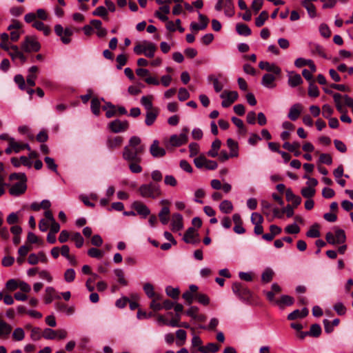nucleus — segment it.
Listing matches in <instances>:
<instances>
[{"label":"nucleus","instance_id":"f257e3e1","mask_svg":"<svg viewBox=\"0 0 353 353\" xmlns=\"http://www.w3.org/2000/svg\"><path fill=\"white\" fill-rule=\"evenodd\" d=\"M145 150V147L141 143V139L139 137L133 136L123 148V159L126 161L141 162Z\"/></svg>","mask_w":353,"mask_h":353},{"label":"nucleus","instance_id":"f03ea898","mask_svg":"<svg viewBox=\"0 0 353 353\" xmlns=\"http://www.w3.org/2000/svg\"><path fill=\"white\" fill-rule=\"evenodd\" d=\"M138 192L142 197L152 199H157L162 194L160 186L152 182L140 185Z\"/></svg>","mask_w":353,"mask_h":353},{"label":"nucleus","instance_id":"7ed1b4c3","mask_svg":"<svg viewBox=\"0 0 353 353\" xmlns=\"http://www.w3.org/2000/svg\"><path fill=\"white\" fill-rule=\"evenodd\" d=\"M74 28L67 27L65 29L60 24L54 26V32L56 34L60 37L61 41L64 44H68L71 42V37L74 34Z\"/></svg>","mask_w":353,"mask_h":353},{"label":"nucleus","instance_id":"20e7f679","mask_svg":"<svg viewBox=\"0 0 353 353\" xmlns=\"http://www.w3.org/2000/svg\"><path fill=\"white\" fill-rule=\"evenodd\" d=\"M22 50L27 52H38L41 45L34 36H26L21 46Z\"/></svg>","mask_w":353,"mask_h":353},{"label":"nucleus","instance_id":"39448f33","mask_svg":"<svg viewBox=\"0 0 353 353\" xmlns=\"http://www.w3.org/2000/svg\"><path fill=\"white\" fill-rule=\"evenodd\" d=\"M232 288L233 292L242 301H248L250 300L252 293L250 290L243 284L240 283H233Z\"/></svg>","mask_w":353,"mask_h":353},{"label":"nucleus","instance_id":"423d86ee","mask_svg":"<svg viewBox=\"0 0 353 353\" xmlns=\"http://www.w3.org/2000/svg\"><path fill=\"white\" fill-rule=\"evenodd\" d=\"M189 129L188 128H183L180 134H173L170 138V143L173 147H179L185 144L188 141V133Z\"/></svg>","mask_w":353,"mask_h":353},{"label":"nucleus","instance_id":"0eeeda50","mask_svg":"<svg viewBox=\"0 0 353 353\" xmlns=\"http://www.w3.org/2000/svg\"><path fill=\"white\" fill-rule=\"evenodd\" d=\"M220 97L223 99L221 105L223 108H228L237 100L239 94L236 91L225 90Z\"/></svg>","mask_w":353,"mask_h":353},{"label":"nucleus","instance_id":"6e6552de","mask_svg":"<svg viewBox=\"0 0 353 353\" xmlns=\"http://www.w3.org/2000/svg\"><path fill=\"white\" fill-rule=\"evenodd\" d=\"M108 128L112 132L119 133L128 129L129 123L127 121L115 119L108 124Z\"/></svg>","mask_w":353,"mask_h":353},{"label":"nucleus","instance_id":"1a4fd4ad","mask_svg":"<svg viewBox=\"0 0 353 353\" xmlns=\"http://www.w3.org/2000/svg\"><path fill=\"white\" fill-rule=\"evenodd\" d=\"M150 152L154 158H161L166 154L165 150L159 146V142L158 140L153 141L150 147Z\"/></svg>","mask_w":353,"mask_h":353},{"label":"nucleus","instance_id":"9d476101","mask_svg":"<svg viewBox=\"0 0 353 353\" xmlns=\"http://www.w3.org/2000/svg\"><path fill=\"white\" fill-rule=\"evenodd\" d=\"M27 189L26 181H19L9 189V193L14 196L23 194Z\"/></svg>","mask_w":353,"mask_h":353},{"label":"nucleus","instance_id":"9b49d317","mask_svg":"<svg viewBox=\"0 0 353 353\" xmlns=\"http://www.w3.org/2000/svg\"><path fill=\"white\" fill-rule=\"evenodd\" d=\"M123 142V138L121 136H109L106 141L107 147L110 150L119 148Z\"/></svg>","mask_w":353,"mask_h":353},{"label":"nucleus","instance_id":"f8f14e48","mask_svg":"<svg viewBox=\"0 0 353 353\" xmlns=\"http://www.w3.org/2000/svg\"><path fill=\"white\" fill-rule=\"evenodd\" d=\"M132 207L136 210L138 214L142 216L143 218H145L150 214V209L141 201H135L132 204Z\"/></svg>","mask_w":353,"mask_h":353},{"label":"nucleus","instance_id":"ddd939ff","mask_svg":"<svg viewBox=\"0 0 353 353\" xmlns=\"http://www.w3.org/2000/svg\"><path fill=\"white\" fill-rule=\"evenodd\" d=\"M303 107L302 104L296 103L290 108L288 117L292 121H296L299 117L303 111Z\"/></svg>","mask_w":353,"mask_h":353},{"label":"nucleus","instance_id":"4468645a","mask_svg":"<svg viewBox=\"0 0 353 353\" xmlns=\"http://www.w3.org/2000/svg\"><path fill=\"white\" fill-rule=\"evenodd\" d=\"M198 236V234L196 233L194 228H189L184 234L183 241L187 243L195 244L199 241L196 237Z\"/></svg>","mask_w":353,"mask_h":353},{"label":"nucleus","instance_id":"2eb2a0df","mask_svg":"<svg viewBox=\"0 0 353 353\" xmlns=\"http://www.w3.org/2000/svg\"><path fill=\"white\" fill-rule=\"evenodd\" d=\"M259 67L261 70H265L268 72H273L276 75H279L281 70L275 63H270L268 61H260Z\"/></svg>","mask_w":353,"mask_h":353},{"label":"nucleus","instance_id":"dca6fc26","mask_svg":"<svg viewBox=\"0 0 353 353\" xmlns=\"http://www.w3.org/2000/svg\"><path fill=\"white\" fill-rule=\"evenodd\" d=\"M198 290V287L195 285H190L189 287V290L185 292L182 297L186 301L188 305H190L193 303L194 299H195V294L196 293Z\"/></svg>","mask_w":353,"mask_h":353},{"label":"nucleus","instance_id":"f3484780","mask_svg":"<svg viewBox=\"0 0 353 353\" xmlns=\"http://www.w3.org/2000/svg\"><path fill=\"white\" fill-rule=\"evenodd\" d=\"M171 225L173 232H178L183 228V216L181 214L176 213L172 215Z\"/></svg>","mask_w":353,"mask_h":353},{"label":"nucleus","instance_id":"a211bd4d","mask_svg":"<svg viewBox=\"0 0 353 353\" xmlns=\"http://www.w3.org/2000/svg\"><path fill=\"white\" fill-rule=\"evenodd\" d=\"M285 197L288 202H292L291 205L294 208H297L301 203V198L299 196L295 195L290 188L285 190Z\"/></svg>","mask_w":353,"mask_h":353},{"label":"nucleus","instance_id":"6ab92c4d","mask_svg":"<svg viewBox=\"0 0 353 353\" xmlns=\"http://www.w3.org/2000/svg\"><path fill=\"white\" fill-rule=\"evenodd\" d=\"M10 49L12 50V52H9V55L10 56L12 60H15L16 59H20L22 64L26 63V57L21 52L17 46L12 45L10 46Z\"/></svg>","mask_w":353,"mask_h":353},{"label":"nucleus","instance_id":"aec40b11","mask_svg":"<svg viewBox=\"0 0 353 353\" xmlns=\"http://www.w3.org/2000/svg\"><path fill=\"white\" fill-rule=\"evenodd\" d=\"M308 314L309 311L306 307H303L301 310H295L288 315V319L293 321L296 319H303L307 316Z\"/></svg>","mask_w":353,"mask_h":353},{"label":"nucleus","instance_id":"412c9836","mask_svg":"<svg viewBox=\"0 0 353 353\" xmlns=\"http://www.w3.org/2000/svg\"><path fill=\"white\" fill-rule=\"evenodd\" d=\"M9 143H10V145L12 147L13 151L15 153H18L24 149H26L29 151L31 150L29 144L17 142L14 138H10V139H9Z\"/></svg>","mask_w":353,"mask_h":353},{"label":"nucleus","instance_id":"4be33fe9","mask_svg":"<svg viewBox=\"0 0 353 353\" xmlns=\"http://www.w3.org/2000/svg\"><path fill=\"white\" fill-rule=\"evenodd\" d=\"M227 145L230 149V156L237 157L239 156V144L234 139L229 138L227 140Z\"/></svg>","mask_w":353,"mask_h":353},{"label":"nucleus","instance_id":"5701e85b","mask_svg":"<svg viewBox=\"0 0 353 353\" xmlns=\"http://www.w3.org/2000/svg\"><path fill=\"white\" fill-rule=\"evenodd\" d=\"M294 302V298L289 295H282L280 299L276 301V305L281 309H283L285 306L293 305Z\"/></svg>","mask_w":353,"mask_h":353},{"label":"nucleus","instance_id":"b1692460","mask_svg":"<svg viewBox=\"0 0 353 353\" xmlns=\"http://www.w3.org/2000/svg\"><path fill=\"white\" fill-rule=\"evenodd\" d=\"M219 345L214 343H209L205 346H200L198 350L201 353H215L219 350Z\"/></svg>","mask_w":353,"mask_h":353},{"label":"nucleus","instance_id":"393cba45","mask_svg":"<svg viewBox=\"0 0 353 353\" xmlns=\"http://www.w3.org/2000/svg\"><path fill=\"white\" fill-rule=\"evenodd\" d=\"M158 114L159 110L157 108L147 111L145 120V124L148 126L152 125L154 123Z\"/></svg>","mask_w":353,"mask_h":353},{"label":"nucleus","instance_id":"a878e982","mask_svg":"<svg viewBox=\"0 0 353 353\" xmlns=\"http://www.w3.org/2000/svg\"><path fill=\"white\" fill-rule=\"evenodd\" d=\"M221 145V141L216 139H215L211 145V149L208 152V155L210 157H216L218 156V151Z\"/></svg>","mask_w":353,"mask_h":353},{"label":"nucleus","instance_id":"bb28decb","mask_svg":"<svg viewBox=\"0 0 353 353\" xmlns=\"http://www.w3.org/2000/svg\"><path fill=\"white\" fill-rule=\"evenodd\" d=\"M274 81L275 77L272 74L267 73L263 75L261 83L266 88H273L275 87Z\"/></svg>","mask_w":353,"mask_h":353},{"label":"nucleus","instance_id":"cd10ccee","mask_svg":"<svg viewBox=\"0 0 353 353\" xmlns=\"http://www.w3.org/2000/svg\"><path fill=\"white\" fill-rule=\"evenodd\" d=\"M102 108L103 110L106 111L105 116L107 118L113 117L117 114L116 106L110 102L106 103V104L103 105Z\"/></svg>","mask_w":353,"mask_h":353},{"label":"nucleus","instance_id":"c85d7f7f","mask_svg":"<svg viewBox=\"0 0 353 353\" xmlns=\"http://www.w3.org/2000/svg\"><path fill=\"white\" fill-rule=\"evenodd\" d=\"M152 99H153L152 95L143 96L141 99V103L142 105L144 106V108H145V110L147 111L152 110L154 109L152 105Z\"/></svg>","mask_w":353,"mask_h":353},{"label":"nucleus","instance_id":"c756f323","mask_svg":"<svg viewBox=\"0 0 353 353\" xmlns=\"http://www.w3.org/2000/svg\"><path fill=\"white\" fill-rule=\"evenodd\" d=\"M44 302L46 304H50L54 300L55 289L52 287H47L45 290Z\"/></svg>","mask_w":353,"mask_h":353},{"label":"nucleus","instance_id":"7c9ffc66","mask_svg":"<svg viewBox=\"0 0 353 353\" xmlns=\"http://www.w3.org/2000/svg\"><path fill=\"white\" fill-rule=\"evenodd\" d=\"M233 208V205L229 200H224L219 205L220 210L225 214H230Z\"/></svg>","mask_w":353,"mask_h":353},{"label":"nucleus","instance_id":"2f4dec72","mask_svg":"<svg viewBox=\"0 0 353 353\" xmlns=\"http://www.w3.org/2000/svg\"><path fill=\"white\" fill-rule=\"evenodd\" d=\"M236 30L238 34L243 36H249L252 33V31L248 26L244 23L236 24Z\"/></svg>","mask_w":353,"mask_h":353},{"label":"nucleus","instance_id":"473e14b6","mask_svg":"<svg viewBox=\"0 0 353 353\" xmlns=\"http://www.w3.org/2000/svg\"><path fill=\"white\" fill-rule=\"evenodd\" d=\"M225 14L229 17L234 14V6L232 0H225Z\"/></svg>","mask_w":353,"mask_h":353},{"label":"nucleus","instance_id":"72a5a7b5","mask_svg":"<svg viewBox=\"0 0 353 353\" xmlns=\"http://www.w3.org/2000/svg\"><path fill=\"white\" fill-rule=\"evenodd\" d=\"M157 50V46L154 43L152 42H148L146 43V48L143 54L149 58H152L154 56V53Z\"/></svg>","mask_w":353,"mask_h":353},{"label":"nucleus","instance_id":"f704fd0d","mask_svg":"<svg viewBox=\"0 0 353 353\" xmlns=\"http://www.w3.org/2000/svg\"><path fill=\"white\" fill-rule=\"evenodd\" d=\"M169 214H170V209L168 207H163L161 210V211L159 214V216L161 222L163 225H165L168 223Z\"/></svg>","mask_w":353,"mask_h":353},{"label":"nucleus","instance_id":"c9c22d12","mask_svg":"<svg viewBox=\"0 0 353 353\" xmlns=\"http://www.w3.org/2000/svg\"><path fill=\"white\" fill-rule=\"evenodd\" d=\"M268 12L265 10L262 11L259 17L255 19V25L256 27H261L265 23V21L268 19Z\"/></svg>","mask_w":353,"mask_h":353},{"label":"nucleus","instance_id":"e433bc0d","mask_svg":"<svg viewBox=\"0 0 353 353\" xmlns=\"http://www.w3.org/2000/svg\"><path fill=\"white\" fill-rule=\"evenodd\" d=\"M208 80L209 81L212 82L214 90L216 92H219L222 90L223 88V85L221 83L216 77L214 75H210L208 77Z\"/></svg>","mask_w":353,"mask_h":353},{"label":"nucleus","instance_id":"4c0bfd02","mask_svg":"<svg viewBox=\"0 0 353 353\" xmlns=\"http://www.w3.org/2000/svg\"><path fill=\"white\" fill-rule=\"evenodd\" d=\"M303 83L302 78L300 74H295L290 77L288 83L291 87H296Z\"/></svg>","mask_w":353,"mask_h":353},{"label":"nucleus","instance_id":"58836bf2","mask_svg":"<svg viewBox=\"0 0 353 353\" xmlns=\"http://www.w3.org/2000/svg\"><path fill=\"white\" fill-rule=\"evenodd\" d=\"M101 103L98 98L94 97L91 100V110L97 116L100 114Z\"/></svg>","mask_w":353,"mask_h":353},{"label":"nucleus","instance_id":"ea45409f","mask_svg":"<svg viewBox=\"0 0 353 353\" xmlns=\"http://www.w3.org/2000/svg\"><path fill=\"white\" fill-rule=\"evenodd\" d=\"M129 163V169L132 173L139 174L143 170L140 163L141 162L138 161H128Z\"/></svg>","mask_w":353,"mask_h":353},{"label":"nucleus","instance_id":"a19ab883","mask_svg":"<svg viewBox=\"0 0 353 353\" xmlns=\"http://www.w3.org/2000/svg\"><path fill=\"white\" fill-rule=\"evenodd\" d=\"M310 336L317 338L321 334V327L319 324H312L310 326V331H308Z\"/></svg>","mask_w":353,"mask_h":353},{"label":"nucleus","instance_id":"79ce46f5","mask_svg":"<svg viewBox=\"0 0 353 353\" xmlns=\"http://www.w3.org/2000/svg\"><path fill=\"white\" fill-rule=\"evenodd\" d=\"M273 275V270L270 268H267L261 275V281L265 283H269L272 280Z\"/></svg>","mask_w":353,"mask_h":353},{"label":"nucleus","instance_id":"37998d69","mask_svg":"<svg viewBox=\"0 0 353 353\" xmlns=\"http://www.w3.org/2000/svg\"><path fill=\"white\" fill-rule=\"evenodd\" d=\"M302 5L305 8L310 17L314 18L316 17V8L312 3L303 1Z\"/></svg>","mask_w":353,"mask_h":353},{"label":"nucleus","instance_id":"c03bdc74","mask_svg":"<svg viewBox=\"0 0 353 353\" xmlns=\"http://www.w3.org/2000/svg\"><path fill=\"white\" fill-rule=\"evenodd\" d=\"M334 236L336 238V242L338 244L343 243L345 241L346 236L343 230L336 229L335 230Z\"/></svg>","mask_w":353,"mask_h":353},{"label":"nucleus","instance_id":"a18cd8bd","mask_svg":"<svg viewBox=\"0 0 353 353\" xmlns=\"http://www.w3.org/2000/svg\"><path fill=\"white\" fill-rule=\"evenodd\" d=\"M57 330L46 328L42 332V336L46 339L52 340L57 338Z\"/></svg>","mask_w":353,"mask_h":353},{"label":"nucleus","instance_id":"49530a36","mask_svg":"<svg viewBox=\"0 0 353 353\" xmlns=\"http://www.w3.org/2000/svg\"><path fill=\"white\" fill-rule=\"evenodd\" d=\"M165 292L168 296H170L173 299H179L180 291L179 288H174L171 286H168L165 288Z\"/></svg>","mask_w":353,"mask_h":353},{"label":"nucleus","instance_id":"de8ad7c7","mask_svg":"<svg viewBox=\"0 0 353 353\" xmlns=\"http://www.w3.org/2000/svg\"><path fill=\"white\" fill-rule=\"evenodd\" d=\"M12 331V327L5 321H0V337L8 335Z\"/></svg>","mask_w":353,"mask_h":353},{"label":"nucleus","instance_id":"09e8293b","mask_svg":"<svg viewBox=\"0 0 353 353\" xmlns=\"http://www.w3.org/2000/svg\"><path fill=\"white\" fill-rule=\"evenodd\" d=\"M114 272L116 276L118 278V282L124 286L128 285V281L124 278V272L121 269H115Z\"/></svg>","mask_w":353,"mask_h":353},{"label":"nucleus","instance_id":"8fccbe9b","mask_svg":"<svg viewBox=\"0 0 353 353\" xmlns=\"http://www.w3.org/2000/svg\"><path fill=\"white\" fill-rule=\"evenodd\" d=\"M72 240L74 241L76 246L80 248L83 246L84 240L79 232H75L72 235Z\"/></svg>","mask_w":353,"mask_h":353},{"label":"nucleus","instance_id":"3c124183","mask_svg":"<svg viewBox=\"0 0 353 353\" xmlns=\"http://www.w3.org/2000/svg\"><path fill=\"white\" fill-rule=\"evenodd\" d=\"M333 99L335 102L337 110L341 113L345 112V111H344V110L342 107L341 102V100L342 99V95L339 93H334L333 94Z\"/></svg>","mask_w":353,"mask_h":353},{"label":"nucleus","instance_id":"603ef678","mask_svg":"<svg viewBox=\"0 0 353 353\" xmlns=\"http://www.w3.org/2000/svg\"><path fill=\"white\" fill-rule=\"evenodd\" d=\"M195 299L197 300V301L203 305H208L210 303V299L209 297L202 293H196L195 294Z\"/></svg>","mask_w":353,"mask_h":353},{"label":"nucleus","instance_id":"864d4df0","mask_svg":"<svg viewBox=\"0 0 353 353\" xmlns=\"http://www.w3.org/2000/svg\"><path fill=\"white\" fill-rule=\"evenodd\" d=\"M285 232L287 234H296L300 232V227L296 223L288 225L285 228Z\"/></svg>","mask_w":353,"mask_h":353},{"label":"nucleus","instance_id":"5fc2aeb1","mask_svg":"<svg viewBox=\"0 0 353 353\" xmlns=\"http://www.w3.org/2000/svg\"><path fill=\"white\" fill-rule=\"evenodd\" d=\"M311 52L312 54H318L319 56H320L321 57H323V58L327 57L323 47L319 45L316 44V45H314L313 46H312Z\"/></svg>","mask_w":353,"mask_h":353},{"label":"nucleus","instance_id":"6e6d98bb","mask_svg":"<svg viewBox=\"0 0 353 353\" xmlns=\"http://www.w3.org/2000/svg\"><path fill=\"white\" fill-rule=\"evenodd\" d=\"M301 194L303 197L311 199L315 194V190L312 187H305L301 190Z\"/></svg>","mask_w":353,"mask_h":353},{"label":"nucleus","instance_id":"4d7b16f0","mask_svg":"<svg viewBox=\"0 0 353 353\" xmlns=\"http://www.w3.org/2000/svg\"><path fill=\"white\" fill-rule=\"evenodd\" d=\"M261 212L263 214L269 216L272 209V205L265 200L261 201Z\"/></svg>","mask_w":353,"mask_h":353},{"label":"nucleus","instance_id":"13d9d810","mask_svg":"<svg viewBox=\"0 0 353 353\" xmlns=\"http://www.w3.org/2000/svg\"><path fill=\"white\" fill-rule=\"evenodd\" d=\"M319 225L317 224L312 226L307 232L306 235L310 238H317L320 236V232L318 230Z\"/></svg>","mask_w":353,"mask_h":353},{"label":"nucleus","instance_id":"bf43d9fd","mask_svg":"<svg viewBox=\"0 0 353 353\" xmlns=\"http://www.w3.org/2000/svg\"><path fill=\"white\" fill-rule=\"evenodd\" d=\"M308 95L312 97H317L319 95V88L314 83L313 81L309 85Z\"/></svg>","mask_w":353,"mask_h":353},{"label":"nucleus","instance_id":"052dcab7","mask_svg":"<svg viewBox=\"0 0 353 353\" xmlns=\"http://www.w3.org/2000/svg\"><path fill=\"white\" fill-rule=\"evenodd\" d=\"M12 337L15 341H22L25 337L23 330L21 327L16 328L12 333Z\"/></svg>","mask_w":353,"mask_h":353},{"label":"nucleus","instance_id":"680f3d73","mask_svg":"<svg viewBox=\"0 0 353 353\" xmlns=\"http://www.w3.org/2000/svg\"><path fill=\"white\" fill-rule=\"evenodd\" d=\"M88 254L92 258L101 259L103 256V252L95 248H92L88 250Z\"/></svg>","mask_w":353,"mask_h":353},{"label":"nucleus","instance_id":"e2e57ef3","mask_svg":"<svg viewBox=\"0 0 353 353\" xmlns=\"http://www.w3.org/2000/svg\"><path fill=\"white\" fill-rule=\"evenodd\" d=\"M44 161L47 165L48 169L51 170L54 172H57V165L55 163L54 160L49 157H46Z\"/></svg>","mask_w":353,"mask_h":353},{"label":"nucleus","instance_id":"0e129e2a","mask_svg":"<svg viewBox=\"0 0 353 353\" xmlns=\"http://www.w3.org/2000/svg\"><path fill=\"white\" fill-rule=\"evenodd\" d=\"M333 108L328 104H325L322 106V114L325 119L331 118V115L333 114Z\"/></svg>","mask_w":353,"mask_h":353},{"label":"nucleus","instance_id":"69168bd1","mask_svg":"<svg viewBox=\"0 0 353 353\" xmlns=\"http://www.w3.org/2000/svg\"><path fill=\"white\" fill-rule=\"evenodd\" d=\"M75 275L76 273L73 269H68L64 273V279L68 283L72 282L75 279Z\"/></svg>","mask_w":353,"mask_h":353},{"label":"nucleus","instance_id":"338daca9","mask_svg":"<svg viewBox=\"0 0 353 353\" xmlns=\"http://www.w3.org/2000/svg\"><path fill=\"white\" fill-rule=\"evenodd\" d=\"M41 336H43L41 330L39 327H35L31 330L30 338L32 340L39 341L41 339Z\"/></svg>","mask_w":353,"mask_h":353},{"label":"nucleus","instance_id":"774afa93","mask_svg":"<svg viewBox=\"0 0 353 353\" xmlns=\"http://www.w3.org/2000/svg\"><path fill=\"white\" fill-rule=\"evenodd\" d=\"M108 14L107 9L103 6L97 7L92 12V15L105 18Z\"/></svg>","mask_w":353,"mask_h":353}]
</instances>
